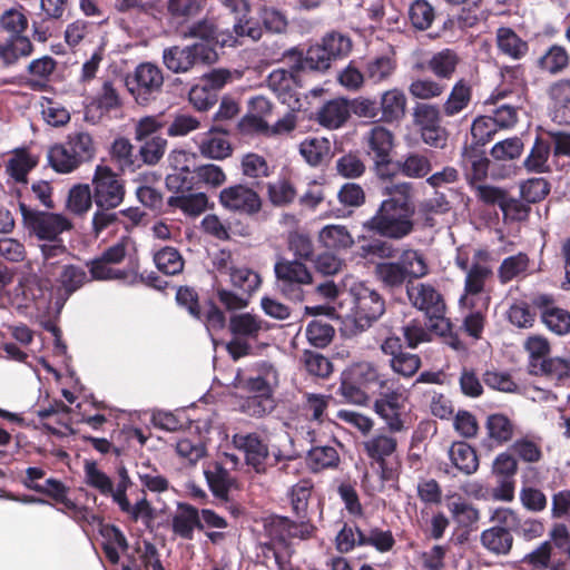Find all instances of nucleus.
Returning a JSON list of instances; mask_svg holds the SVG:
<instances>
[{
  "instance_id": "f257e3e1",
  "label": "nucleus",
  "mask_w": 570,
  "mask_h": 570,
  "mask_svg": "<svg viewBox=\"0 0 570 570\" xmlns=\"http://www.w3.org/2000/svg\"><path fill=\"white\" fill-rule=\"evenodd\" d=\"M218 60L216 50L207 43H194L185 47L173 46L163 51V62L175 73H185L196 65H212Z\"/></svg>"
},
{
  "instance_id": "f03ea898",
  "label": "nucleus",
  "mask_w": 570,
  "mask_h": 570,
  "mask_svg": "<svg viewBox=\"0 0 570 570\" xmlns=\"http://www.w3.org/2000/svg\"><path fill=\"white\" fill-rule=\"evenodd\" d=\"M164 75L161 69L151 63L142 62L136 67L132 73L125 78V86L135 98L136 102L146 106L154 101L161 92Z\"/></svg>"
},
{
  "instance_id": "7ed1b4c3",
  "label": "nucleus",
  "mask_w": 570,
  "mask_h": 570,
  "mask_svg": "<svg viewBox=\"0 0 570 570\" xmlns=\"http://www.w3.org/2000/svg\"><path fill=\"white\" fill-rule=\"evenodd\" d=\"M274 271L281 293L288 299L303 301V286L313 282L312 273L306 265L298 261L281 258L275 263Z\"/></svg>"
},
{
  "instance_id": "20e7f679",
  "label": "nucleus",
  "mask_w": 570,
  "mask_h": 570,
  "mask_svg": "<svg viewBox=\"0 0 570 570\" xmlns=\"http://www.w3.org/2000/svg\"><path fill=\"white\" fill-rule=\"evenodd\" d=\"M410 391L397 386L380 395L374 402L375 413L384 421L390 432H402L406 429V404Z\"/></svg>"
},
{
  "instance_id": "39448f33",
  "label": "nucleus",
  "mask_w": 570,
  "mask_h": 570,
  "mask_svg": "<svg viewBox=\"0 0 570 570\" xmlns=\"http://www.w3.org/2000/svg\"><path fill=\"white\" fill-rule=\"evenodd\" d=\"M350 294L354 302L353 316L357 326L367 327L384 313V299L365 283H354L350 288Z\"/></svg>"
},
{
  "instance_id": "423d86ee",
  "label": "nucleus",
  "mask_w": 570,
  "mask_h": 570,
  "mask_svg": "<svg viewBox=\"0 0 570 570\" xmlns=\"http://www.w3.org/2000/svg\"><path fill=\"white\" fill-rule=\"evenodd\" d=\"M406 295L415 308L433 320L443 318L445 302L442 294L430 283H410L406 285Z\"/></svg>"
},
{
  "instance_id": "0eeeda50",
  "label": "nucleus",
  "mask_w": 570,
  "mask_h": 570,
  "mask_svg": "<svg viewBox=\"0 0 570 570\" xmlns=\"http://www.w3.org/2000/svg\"><path fill=\"white\" fill-rule=\"evenodd\" d=\"M278 384V373L276 368L268 363H261L257 365V374L247 380L246 386L250 392L256 393L255 396L248 400V405L257 406L253 410V414L263 415L266 407L262 402L271 403L269 396L273 387Z\"/></svg>"
},
{
  "instance_id": "6e6552de",
  "label": "nucleus",
  "mask_w": 570,
  "mask_h": 570,
  "mask_svg": "<svg viewBox=\"0 0 570 570\" xmlns=\"http://www.w3.org/2000/svg\"><path fill=\"white\" fill-rule=\"evenodd\" d=\"M95 202L99 209L109 210L124 199V187L107 166H98L95 178Z\"/></svg>"
},
{
  "instance_id": "1a4fd4ad",
  "label": "nucleus",
  "mask_w": 570,
  "mask_h": 570,
  "mask_svg": "<svg viewBox=\"0 0 570 570\" xmlns=\"http://www.w3.org/2000/svg\"><path fill=\"white\" fill-rule=\"evenodd\" d=\"M219 203L224 209L242 214H256L262 208V198L258 193L244 184L222 189Z\"/></svg>"
},
{
  "instance_id": "9d476101",
  "label": "nucleus",
  "mask_w": 570,
  "mask_h": 570,
  "mask_svg": "<svg viewBox=\"0 0 570 570\" xmlns=\"http://www.w3.org/2000/svg\"><path fill=\"white\" fill-rule=\"evenodd\" d=\"M384 199L377 214H413V189L410 183L390 181L382 188Z\"/></svg>"
},
{
  "instance_id": "9b49d317",
  "label": "nucleus",
  "mask_w": 570,
  "mask_h": 570,
  "mask_svg": "<svg viewBox=\"0 0 570 570\" xmlns=\"http://www.w3.org/2000/svg\"><path fill=\"white\" fill-rule=\"evenodd\" d=\"M46 472L41 468L30 466L26 470L23 483L27 488L51 498L57 504H63L67 510L71 509V501L67 498L68 488L56 479H47L42 483Z\"/></svg>"
},
{
  "instance_id": "f8f14e48",
  "label": "nucleus",
  "mask_w": 570,
  "mask_h": 570,
  "mask_svg": "<svg viewBox=\"0 0 570 570\" xmlns=\"http://www.w3.org/2000/svg\"><path fill=\"white\" fill-rule=\"evenodd\" d=\"M267 86L292 111L301 108L296 75L283 68L273 70L267 78Z\"/></svg>"
},
{
  "instance_id": "ddd939ff",
  "label": "nucleus",
  "mask_w": 570,
  "mask_h": 570,
  "mask_svg": "<svg viewBox=\"0 0 570 570\" xmlns=\"http://www.w3.org/2000/svg\"><path fill=\"white\" fill-rule=\"evenodd\" d=\"M366 455L379 464L381 478L389 480L391 470L387 468V461L396 453L397 440L389 434L379 433L363 442Z\"/></svg>"
},
{
  "instance_id": "4468645a",
  "label": "nucleus",
  "mask_w": 570,
  "mask_h": 570,
  "mask_svg": "<svg viewBox=\"0 0 570 570\" xmlns=\"http://www.w3.org/2000/svg\"><path fill=\"white\" fill-rule=\"evenodd\" d=\"M534 303L540 309L542 323L550 332L559 336L570 333L569 311L556 306L549 295H539Z\"/></svg>"
},
{
  "instance_id": "2eb2a0df",
  "label": "nucleus",
  "mask_w": 570,
  "mask_h": 570,
  "mask_svg": "<svg viewBox=\"0 0 570 570\" xmlns=\"http://www.w3.org/2000/svg\"><path fill=\"white\" fill-rule=\"evenodd\" d=\"M41 253L45 257L46 267L51 268L48 271L52 276L56 275L53 268L63 263L62 271L58 281L61 283L65 294L71 295V264L69 263V252L61 240H55L53 244L41 245Z\"/></svg>"
},
{
  "instance_id": "dca6fc26",
  "label": "nucleus",
  "mask_w": 570,
  "mask_h": 570,
  "mask_svg": "<svg viewBox=\"0 0 570 570\" xmlns=\"http://www.w3.org/2000/svg\"><path fill=\"white\" fill-rule=\"evenodd\" d=\"M233 444L245 453V460L257 473L266 471L268 448L255 433L235 434Z\"/></svg>"
},
{
  "instance_id": "f3484780",
  "label": "nucleus",
  "mask_w": 570,
  "mask_h": 570,
  "mask_svg": "<svg viewBox=\"0 0 570 570\" xmlns=\"http://www.w3.org/2000/svg\"><path fill=\"white\" fill-rule=\"evenodd\" d=\"M39 157L27 148L13 149L6 164L4 170L10 181L26 185L29 173L37 167Z\"/></svg>"
},
{
  "instance_id": "a211bd4d",
  "label": "nucleus",
  "mask_w": 570,
  "mask_h": 570,
  "mask_svg": "<svg viewBox=\"0 0 570 570\" xmlns=\"http://www.w3.org/2000/svg\"><path fill=\"white\" fill-rule=\"evenodd\" d=\"M27 228L39 239L56 240L65 229L71 228L67 216H22Z\"/></svg>"
},
{
  "instance_id": "6ab92c4d",
  "label": "nucleus",
  "mask_w": 570,
  "mask_h": 570,
  "mask_svg": "<svg viewBox=\"0 0 570 570\" xmlns=\"http://www.w3.org/2000/svg\"><path fill=\"white\" fill-rule=\"evenodd\" d=\"M195 529H204L199 511L188 503H178L171 519L174 534L185 540H191Z\"/></svg>"
},
{
  "instance_id": "aec40b11",
  "label": "nucleus",
  "mask_w": 570,
  "mask_h": 570,
  "mask_svg": "<svg viewBox=\"0 0 570 570\" xmlns=\"http://www.w3.org/2000/svg\"><path fill=\"white\" fill-rule=\"evenodd\" d=\"M473 187L479 200L487 205H498L504 214L509 212L522 213L528 210L521 200L509 196L505 190L499 187L490 185H474Z\"/></svg>"
},
{
  "instance_id": "412c9836",
  "label": "nucleus",
  "mask_w": 570,
  "mask_h": 570,
  "mask_svg": "<svg viewBox=\"0 0 570 570\" xmlns=\"http://www.w3.org/2000/svg\"><path fill=\"white\" fill-rule=\"evenodd\" d=\"M364 142L366 146V153L372 160L392 157L391 154L394 148V135L387 128L381 125L373 126L365 134Z\"/></svg>"
},
{
  "instance_id": "4be33fe9",
  "label": "nucleus",
  "mask_w": 570,
  "mask_h": 570,
  "mask_svg": "<svg viewBox=\"0 0 570 570\" xmlns=\"http://www.w3.org/2000/svg\"><path fill=\"white\" fill-rule=\"evenodd\" d=\"M461 165L471 186L487 178L490 160L484 153L473 146H464L461 153Z\"/></svg>"
},
{
  "instance_id": "5701e85b",
  "label": "nucleus",
  "mask_w": 570,
  "mask_h": 570,
  "mask_svg": "<svg viewBox=\"0 0 570 570\" xmlns=\"http://www.w3.org/2000/svg\"><path fill=\"white\" fill-rule=\"evenodd\" d=\"M263 30L259 24L255 21L246 19V17L236 18V22L232 30H224L220 33L219 46L220 47H235L243 45L240 39L249 38L253 41H257L262 38Z\"/></svg>"
},
{
  "instance_id": "b1692460",
  "label": "nucleus",
  "mask_w": 570,
  "mask_h": 570,
  "mask_svg": "<svg viewBox=\"0 0 570 570\" xmlns=\"http://www.w3.org/2000/svg\"><path fill=\"white\" fill-rule=\"evenodd\" d=\"M78 382L73 380V393ZM73 422H82L91 429L98 430L106 422V416L99 413L100 403L94 401L92 396L83 395L81 400L73 394Z\"/></svg>"
},
{
  "instance_id": "393cba45",
  "label": "nucleus",
  "mask_w": 570,
  "mask_h": 570,
  "mask_svg": "<svg viewBox=\"0 0 570 570\" xmlns=\"http://www.w3.org/2000/svg\"><path fill=\"white\" fill-rule=\"evenodd\" d=\"M553 104L552 118L558 124H570V79H560L548 89Z\"/></svg>"
},
{
  "instance_id": "a878e982",
  "label": "nucleus",
  "mask_w": 570,
  "mask_h": 570,
  "mask_svg": "<svg viewBox=\"0 0 570 570\" xmlns=\"http://www.w3.org/2000/svg\"><path fill=\"white\" fill-rule=\"evenodd\" d=\"M480 543L491 554L508 556L513 546V535L504 527H491L481 532Z\"/></svg>"
},
{
  "instance_id": "bb28decb",
  "label": "nucleus",
  "mask_w": 570,
  "mask_h": 570,
  "mask_svg": "<svg viewBox=\"0 0 570 570\" xmlns=\"http://www.w3.org/2000/svg\"><path fill=\"white\" fill-rule=\"evenodd\" d=\"M452 465L465 475L474 474L479 469V458L474 448L463 441H455L448 451Z\"/></svg>"
},
{
  "instance_id": "cd10ccee",
  "label": "nucleus",
  "mask_w": 570,
  "mask_h": 570,
  "mask_svg": "<svg viewBox=\"0 0 570 570\" xmlns=\"http://www.w3.org/2000/svg\"><path fill=\"white\" fill-rule=\"evenodd\" d=\"M533 272L529 256L525 253H518L502 261L498 268V277L501 284H507L512 279L527 277Z\"/></svg>"
},
{
  "instance_id": "c85d7f7f",
  "label": "nucleus",
  "mask_w": 570,
  "mask_h": 570,
  "mask_svg": "<svg viewBox=\"0 0 570 570\" xmlns=\"http://www.w3.org/2000/svg\"><path fill=\"white\" fill-rule=\"evenodd\" d=\"M368 225L380 235L391 238H401L407 235L413 226L409 216H372Z\"/></svg>"
},
{
  "instance_id": "c756f323",
  "label": "nucleus",
  "mask_w": 570,
  "mask_h": 570,
  "mask_svg": "<svg viewBox=\"0 0 570 570\" xmlns=\"http://www.w3.org/2000/svg\"><path fill=\"white\" fill-rule=\"evenodd\" d=\"M406 96L401 89L392 88L384 91L381 96L379 108L382 111V119L386 122L403 119L406 112Z\"/></svg>"
},
{
  "instance_id": "7c9ffc66",
  "label": "nucleus",
  "mask_w": 570,
  "mask_h": 570,
  "mask_svg": "<svg viewBox=\"0 0 570 570\" xmlns=\"http://www.w3.org/2000/svg\"><path fill=\"white\" fill-rule=\"evenodd\" d=\"M348 118L350 105L343 98L327 101L317 112L318 122L328 129L340 128Z\"/></svg>"
},
{
  "instance_id": "2f4dec72",
  "label": "nucleus",
  "mask_w": 570,
  "mask_h": 570,
  "mask_svg": "<svg viewBox=\"0 0 570 570\" xmlns=\"http://www.w3.org/2000/svg\"><path fill=\"white\" fill-rule=\"evenodd\" d=\"M495 42L500 53L513 59H522L529 46L509 27H500L495 33Z\"/></svg>"
},
{
  "instance_id": "473e14b6",
  "label": "nucleus",
  "mask_w": 570,
  "mask_h": 570,
  "mask_svg": "<svg viewBox=\"0 0 570 570\" xmlns=\"http://www.w3.org/2000/svg\"><path fill=\"white\" fill-rule=\"evenodd\" d=\"M472 99V87L465 79L458 80L442 104V112L446 117H454L468 108Z\"/></svg>"
},
{
  "instance_id": "72a5a7b5",
  "label": "nucleus",
  "mask_w": 570,
  "mask_h": 570,
  "mask_svg": "<svg viewBox=\"0 0 570 570\" xmlns=\"http://www.w3.org/2000/svg\"><path fill=\"white\" fill-rule=\"evenodd\" d=\"M396 68V58L392 52L373 57L366 62L364 70L368 81L382 83L392 78Z\"/></svg>"
},
{
  "instance_id": "f704fd0d",
  "label": "nucleus",
  "mask_w": 570,
  "mask_h": 570,
  "mask_svg": "<svg viewBox=\"0 0 570 570\" xmlns=\"http://www.w3.org/2000/svg\"><path fill=\"white\" fill-rule=\"evenodd\" d=\"M265 330L266 323L250 313L234 314L229 320V331L235 337L256 338Z\"/></svg>"
},
{
  "instance_id": "c9c22d12",
  "label": "nucleus",
  "mask_w": 570,
  "mask_h": 570,
  "mask_svg": "<svg viewBox=\"0 0 570 570\" xmlns=\"http://www.w3.org/2000/svg\"><path fill=\"white\" fill-rule=\"evenodd\" d=\"M512 91L510 90H497L495 94L492 95L491 99L498 107L493 110V115L491 116L499 128H511L518 121V111L519 106L512 102H503L505 98H508Z\"/></svg>"
},
{
  "instance_id": "e433bc0d",
  "label": "nucleus",
  "mask_w": 570,
  "mask_h": 570,
  "mask_svg": "<svg viewBox=\"0 0 570 570\" xmlns=\"http://www.w3.org/2000/svg\"><path fill=\"white\" fill-rule=\"evenodd\" d=\"M222 31L214 18L205 17L183 28L180 30V37L183 39L197 38L206 41L205 43L207 45H209V42L219 45Z\"/></svg>"
},
{
  "instance_id": "4c0bfd02",
  "label": "nucleus",
  "mask_w": 570,
  "mask_h": 570,
  "mask_svg": "<svg viewBox=\"0 0 570 570\" xmlns=\"http://www.w3.org/2000/svg\"><path fill=\"white\" fill-rule=\"evenodd\" d=\"M524 350L528 353V367L531 374H538L541 366L550 358V343L541 335H533L524 342Z\"/></svg>"
},
{
  "instance_id": "58836bf2",
  "label": "nucleus",
  "mask_w": 570,
  "mask_h": 570,
  "mask_svg": "<svg viewBox=\"0 0 570 570\" xmlns=\"http://www.w3.org/2000/svg\"><path fill=\"white\" fill-rule=\"evenodd\" d=\"M460 62L458 53L449 48L435 52L426 62L428 69L441 79H451Z\"/></svg>"
},
{
  "instance_id": "ea45409f",
  "label": "nucleus",
  "mask_w": 570,
  "mask_h": 570,
  "mask_svg": "<svg viewBox=\"0 0 570 570\" xmlns=\"http://www.w3.org/2000/svg\"><path fill=\"white\" fill-rule=\"evenodd\" d=\"M168 205L173 209H179L185 214H202L214 207V204L209 203L205 193L171 196L168 199Z\"/></svg>"
},
{
  "instance_id": "a19ab883",
  "label": "nucleus",
  "mask_w": 570,
  "mask_h": 570,
  "mask_svg": "<svg viewBox=\"0 0 570 570\" xmlns=\"http://www.w3.org/2000/svg\"><path fill=\"white\" fill-rule=\"evenodd\" d=\"M306 461L313 472H320L325 469L337 468L340 454L334 446L318 445L308 451Z\"/></svg>"
},
{
  "instance_id": "79ce46f5",
  "label": "nucleus",
  "mask_w": 570,
  "mask_h": 570,
  "mask_svg": "<svg viewBox=\"0 0 570 570\" xmlns=\"http://www.w3.org/2000/svg\"><path fill=\"white\" fill-rule=\"evenodd\" d=\"M313 489V482L303 479L294 484L288 492L292 510L298 519L307 518L308 501Z\"/></svg>"
},
{
  "instance_id": "37998d69",
  "label": "nucleus",
  "mask_w": 570,
  "mask_h": 570,
  "mask_svg": "<svg viewBox=\"0 0 570 570\" xmlns=\"http://www.w3.org/2000/svg\"><path fill=\"white\" fill-rule=\"evenodd\" d=\"M402 175L409 178H422L431 171V163L425 155L410 153L396 161Z\"/></svg>"
},
{
  "instance_id": "c03bdc74",
  "label": "nucleus",
  "mask_w": 570,
  "mask_h": 570,
  "mask_svg": "<svg viewBox=\"0 0 570 570\" xmlns=\"http://www.w3.org/2000/svg\"><path fill=\"white\" fill-rule=\"evenodd\" d=\"M110 157L112 163L121 171H135L136 159L134 146L126 138H117L110 147Z\"/></svg>"
},
{
  "instance_id": "a18cd8bd",
  "label": "nucleus",
  "mask_w": 570,
  "mask_h": 570,
  "mask_svg": "<svg viewBox=\"0 0 570 570\" xmlns=\"http://www.w3.org/2000/svg\"><path fill=\"white\" fill-rule=\"evenodd\" d=\"M101 534L104 537L102 546L107 559L111 563H118L120 552L126 551L128 548L124 533L116 527H106Z\"/></svg>"
},
{
  "instance_id": "49530a36",
  "label": "nucleus",
  "mask_w": 570,
  "mask_h": 570,
  "mask_svg": "<svg viewBox=\"0 0 570 570\" xmlns=\"http://www.w3.org/2000/svg\"><path fill=\"white\" fill-rule=\"evenodd\" d=\"M537 375L557 384H564L570 380V355L568 357L552 356L546 361Z\"/></svg>"
},
{
  "instance_id": "de8ad7c7",
  "label": "nucleus",
  "mask_w": 570,
  "mask_h": 570,
  "mask_svg": "<svg viewBox=\"0 0 570 570\" xmlns=\"http://www.w3.org/2000/svg\"><path fill=\"white\" fill-rule=\"evenodd\" d=\"M550 149L551 147L547 141L537 138L530 154L523 161L524 168L528 171L538 174L550 171V166L548 164Z\"/></svg>"
},
{
  "instance_id": "09e8293b",
  "label": "nucleus",
  "mask_w": 570,
  "mask_h": 570,
  "mask_svg": "<svg viewBox=\"0 0 570 570\" xmlns=\"http://www.w3.org/2000/svg\"><path fill=\"white\" fill-rule=\"evenodd\" d=\"M550 191V184L544 178H530L520 184V199L528 208V204L539 203L547 197Z\"/></svg>"
},
{
  "instance_id": "8fccbe9b",
  "label": "nucleus",
  "mask_w": 570,
  "mask_h": 570,
  "mask_svg": "<svg viewBox=\"0 0 570 570\" xmlns=\"http://www.w3.org/2000/svg\"><path fill=\"white\" fill-rule=\"evenodd\" d=\"M446 86L431 78H416L409 85V92L414 99L431 100L441 97Z\"/></svg>"
},
{
  "instance_id": "3c124183",
  "label": "nucleus",
  "mask_w": 570,
  "mask_h": 570,
  "mask_svg": "<svg viewBox=\"0 0 570 570\" xmlns=\"http://www.w3.org/2000/svg\"><path fill=\"white\" fill-rule=\"evenodd\" d=\"M320 242L330 249L348 248L353 245V238L344 226L328 225L320 232Z\"/></svg>"
},
{
  "instance_id": "603ef678",
  "label": "nucleus",
  "mask_w": 570,
  "mask_h": 570,
  "mask_svg": "<svg viewBox=\"0 0 570 570\" xmlns=\"http://www.w3.org/2000/svg\"><path fill=\"white\" fill-rule=\"evenodd\" d=\"M395 544L392 531L377 527L371 528L367 532H360V547L370 546L379 552H389Z\"/></svg>"
},
{
  "instance_id": "864d4df0",
  "label": "nucleus",
  "mask_w": 570,
  "mask_h": 570,
  "mask_svg": "<svg viewBox=\"0 0 570 570\" xmlns=\"http://www.w3.org/2000/svg\"><path fill=\"white\" fill-rule=\"evenodd\" d=\"M568 65L569 55L567 50L557 45L550 47L546 53L538 59L539 68L551 75L561 72Z\"/></svg>"
},
{
  "instance_id": "5fc2aeb1",
  "label": "nucleus",
  "mask_w": 570,
  "mask_h": 570,
  "mask_svg": "<svg viewBox=\"0 0 570 570\" xmlns=\"http://www.w3.org/2000/svg\"><path fill=\"white\" fill-rule=\"evenodd\" d=\"M406 277L422 278L429 274V265L424 255L415 249L404 250L399 259Z\"/></svg>"
},
{
  "instance_id": "6e6d98bb",
  "label": "nucleus",
  "mask_w": 570,
  "mask_h": 570,
  "mask_svg": "<svg viewBox=\"0 0 570 570\" xmlns=\"http://www.w3.org/2000/svg\"><path fill=\"white\" fill-rule=\"evenodd\" d=\"M375 275L384 286L390 288L401 287L407 278L399 261L376 264Z\"/></svg>"
},
{
  "instance_id": "4d7b16f0",
  "label": "nucleus",
  "mask_w": 570,
  "mask_h": 570,
  "mask_svg": "<svg viewBox=\"0 0 570 570\" xmlns=\"http://www.w3.org/2000/svg\"><path fill=\"white\" fill-rule=\"evenodd\" d=\"M274 527L284 532L288 538H298L301 540L312 538L316 531L315 525H313L307 518L301 519L299 522L292 521L286 517L278 518Z\"/></svg>"
},
{
  "instance_id": "13d9d810",
  "label": "nucleus",
  "mask_w": 570,
  "mask_h": 570,
  "mask_svg": "<svg viewBox=\"0 0 570 570\" xmlns=\"http://www.w3.org/2000/svg\"><path fill=\"white\" fill-rule=\"evenodd\" d=\"M200 154L212 159H224L232 153L227 138L223 135L210 134L199 145Z\"/></svg>"
},
{
  "instance_id": "bf43d9fd",
  "label": "nucleus",
  "mask_w": 570,
  "mask_h": 570,
  "mask_svg": "<svg viewBox=\"0 0 570 570\" xmlns=\"http://www.w3.org/2000/svg\"><path fill=\"white\" fill-rule=\"evenodd\" d=\"M299 151L309 165L317 166L328 155L330 141L325 138L305 139L299 145Z\"/></svg>"
},
{
  "instance_id": "052dcab7",
  "label": "nucleus",
  "mask_w": 570,
  "mask_h": 570,
  "mask_svg": "<svg viewBox=\"0 0 570 570\" xmlns=\"http://www.w3.org/2000/svg\"><path fill=\"white\" fill-rule=\"evenodd\" d=\"M229 276L233 286L239 289L243 294L250 296L261 285L259 275L246 267L229 268Z\"/></svg>"
},
{
  "instance_id": "680f3d73",
  "label": "nucleus",
  "mask_w": 570,
  "mask_h": 570,
  "mask_svg": "<svg viewBox=\"0 0 570 570\" xmlns=\"http://www.w3.org/2000/svg\"><path fill=\"white\" fill-rule=\"evenodd\" d=\"M157 268L167 275L179 274L184 268V261L179 252L173 247H165L154 256Z\"/></svg>"
},
{
  "instance_id": "e2e57ef3",
  "label": "nucleus",
  "mask_w": 570,
  "mask_h": 570,
  "mask_svg": "<svg viewBox=\"0 0 570 570\" xmlns=\"http://www.w3.org/2000/svg\"><path fill=\"white\" fill-rule=\"evenodd\" d=\"M491 276L492 269L488 265L474 263L465 275L464 291L468 294L485 293V283Z\"/></svg>"
},
{
  "instance_id": "0e129e2a",
  "label": "nucleus",
  "mask_w": 570,
  "mask_h": 570,
  "mask_svg": "<svg viewBox=\"0 0 570 570\" xmlns=\"http://www.w3.org/2000/svg\"><path fill=\"white\" fill-rule=\"evenodd\" d=\"M487 429L490 439L498 444L508 442L513 435V425L503 414L490 415L487 421Z\"/></svg>"
},
{
  "instance_id": "69168bd1",
  "label": "nucleus",
  "mask_w": 570,
  "mask_h": 570,
  "mask_svg": "<svg viewBox=\"0 0 570 570\" xmlns=\"http://www.w3.org/2000/svg\"><path fill=\"white\" fill-rule=\"evenodd\" d=\"M55 60L50 57H42L30 62L28 70L33 77L29 80V85L32 89L43 88L49 76L55 69Z\"/></svg>"
},
{
  "instance_id": "338daca9",
  "label": "nucleus",
  "mask_w": 570,
  "mask_h": 570,
  "mask_svg": "<svg viewBox=\"0 0 570 570\" xmlns=\"http://www.w3.org/2000/svg\"><path fill=\"white\" fill-rule=\"evenodd\" d=\"M343 372L350 376V380H354L364 387L380 380L379 371L375 365L366 361L353 363Z\"/></svg>"
},
{
  "instance_id": "774afa93",
  "label": "nucleus",
  "mask_w": 570,
  "mask_h": 570,
  "mask_svg": "<svg viewBox=\"0 0 570 570\" xmlns=\"http://www.w3.org/2000/svg\"><path fill=\"white\" fill-rule=\"evenodd\" d=\"M38 416L41 420H49L52 423L61 425L66 432L71 433V415L69 407L61 401H55L46 409L38 411Z\"/></svg>"
}]
</instances>
